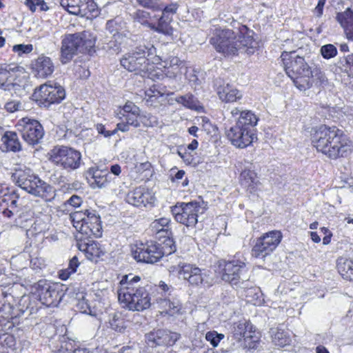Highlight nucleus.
Returning <instances> with one entry per match:
<instances>
[{"instance_id":"f257e3e1","label":"nucleus","mask_w":353,"mask_h":353,"mask_svg":"<svg viewBox=\"0 0 353 353\" xmlns=\"http://www.w3.org/2000/svg\"><path fill=\"white\" fill-rule=\"evenodd\" d=\"M312 143L318 151L332 159L347 157L352 151L350 140L336 126L321 125L312 134Z\"/></svg>"},{"instance_id":"f03ea898","label":"nucleus","mask_w":353,"mask_h":353,"mask_svg":"<svg viewBox=\"0 0 353 353\" xmlns=\"http://www.w3.org/2000/svg\"><path fill=\"white\" fill-rule=\"evenodd\" d=\"M281 59L286 74L300 90H306L312 86V78L316 77L321 83L325 79L319 68L312 70L305 58L295 52H283Z\"/></svg>"},{"instance_id":"7ed1b4c3","label":"nucleus","mask_w":353,"mask_h":353,"mask_svg":"<svg viewBox=\"0 0 353 353\" xmlns=\"http://www.w3.org/2000/svg\"><path fill=\"white\" fill-rule=\"evenodd\" d=\"M140 277L125 275L120 281L118 299L123 307L132 311H143L150 307L151 299L144 287L139 284Z\"/></svg>"},{"instance_id":"20e7f679","label":"nucleus","mask_w":353,"mask_h":353,"mask_svg":"<svg viewBox=\"0 0 353 353\" xmlns=\"http://www.w3.org/2000/svg\"><path fill=\"white\" fill-rule=\"evenodd\" d=\"M161 61L156 54V48L153 45H140L130 52L125 54L120 60L121 65L130 72L145 77L151 69L150 63L159 64Z\"/></svg>"},{"instance_id":"39448f33","label":"nucleus","mask_w":353,"mask_h":353,"mask_svg":"<svg viewBox=\"0 0 353 353\" xmlns=\"http://www.w3.org/2000/svg\"><path fill=\"white\" fill-rule=\"evenodd\" d=\"M14 177L19 187L35 196L50 200L55 196L54 188L35 175L30 168L17 170Z\"/></svg>"},{"instance_id":"423d86ee","label":"nucleus","mask_w":353,"mask_h":353,"mask_svg":"<svg viewBox=\"0 0 353 353\" xmlns=\"http://www.w3.org/2000/svg\"><path fill=\"white\" fill-rule=\"evenodd\" d=\"M93 46L94 42L87 39L85 32L66 34L61 41L60 61L68 63L78 52H89Z\"/></svg>"},{"instance_id":"0eeeda50","label":"nucleus","mask_w":353,"mask_h":353,"mask_svg":"<svg viewBox=\"0 0 353 353\" xmlns=\"http://www.w3.org/2000/svg\"><path fill=\"white\" fill-rule=\"evenodd\" d=\"M50 159L57 166L68 171H72L80 167L81 154L74 148L62 145L55 147L51 150Z\"/></svg>"},{"instance_id":"6e6552de","label":"nucleus","mask_w":353,"mask_h":353,"mask_svg":"<svg viewBox=\"0 0 353 353\" xmlns=\"http://www.w3.org/2000/svg\"><path fill=\"white\" fill-rule=\"evenodd\" d=\"M221 277V279L232 285H237L240 281H247L245 276L247 268L245 263L239 260L225 261L220 260L217 263L216 270Z\"/></svg>"},{"instance_id":"1a4fd4ad","label":"nucleus","mask_w":353,"mask_h":353,"mask_svg":"<svg viewBox=\"0 0 353 353\" xmlns=\"http://www.w3.org/2000/svg\"><path fill=\"white\" fill-rule=\"evenodd\" d=\"M135 250L132 251L134 259L138 262L154 263L157 262L165 254L169 255L175 252V244H165V248H161V244H139Z\"/></svg>"},{"instance_id":"9d476101","label":"nucleus","mask_w":353,"mask_h":353,"mask_svg":"<svg viewBox=\"0 0 353 353\" xmlns=\"http://www.w3.org/2000/svg\"><path fill=\"white\" fill-rule=\"evenodd\" d=\"M65 97V89L59 84L45 83L37 89L32 98L40 106L48 108L51 104L59 103Z\"/></svg>"},{"instance_id":"9b49d317","label":"nucleus","mask_w":353,"mask_h":353,"mask_svg":"<svg viewBox=\"0 0 353 353\" xmlns=\"http://www.w3.org/2000/svg\"><path fill=\"white\" fill-rule=\"evenodd\" d=\"M210 43L217 52L225 56L236 54V35L232 30L216 28L210 38Z\"/></svg>"},{"instance_id":"f8f14e48","label":"nucleus","mask_w":353,"mask_h":353,"mask_svg":"<svg viewBox=\"0 0 353 353\" xmlns=\"http://www.w3.org/2000/svg\"><path fill=\"white\" fill-rule=\"evenodd\" d=\"M17 130L21 132L23 140L29 145H36L39 143L44 135L41 124L35 119L24 117L17 124Z\"/></svg>"},{"instance_id":"ddd939ff","label":"nucleus","mask_w":353,"mask_h":353,"mask_svg":"<svg viewBox=\"0 0 353 353\" xmlns=\"http://www.w3.org/2000/svg\"><path fill=\"white\" fill-rule=\"evenodd\" d=\"M200 208V202L196 201L181 203L179 206H174L172 208V212L177 222L187 227H194L198 221L197 217Z\"/></svg>"},{"instance_id":"4468645a","label":"nucleus","mask_w":353,"mask_h":353,"mask_svg":"<svg viewBox=\"0 0 353 353\" xmlns=\"http://www.w3.org/2000/svg\"><path fill=\"white\" fill-rule=\"evenodd\" d=\"M225 135L231 143L239 148H245L257 140L256 133L235 124L225 130Z\"/></svg>"},{"instance_id":"2eb2a0df","label":"nucleus","mask_w":353,"mask_h":353,"mask_svg":"<svg viewBox=\"0 0 353 353\" xmlns=\"http://www.w3.org/2000/svg\"><path fill=\"white\" fill-rule=\"evenodd\" d=\"M181 334L168 330H154L145 334L147 343L153 347L157 345L172 346L180 339Z\"/></svg>"},{"instance_id":"dca6fc26","label":"nucleus","mask_w":353,"mask_h":353,"mask_svg":"<svg viewBox=\"0 0 353 353\" xmlns=\"http://www.w3.org/2000/svg\"><path fill=\"white\" fill-rule=\"evenodd\" d=\"M64 296L57 284L39 285L38 296L42 304L48 307H57Z\"/></svg>"},{"instance_id":"f3484780","label":"nucleus","mask_w":353,"mask_h":353,"mask_svg":"<svg viewBox=\"0 0 353 353\" xmlns=\"http://www.w3.org/2000/svg\"><path fill=\"white\" fill-rule=\"evenodd\" d=\"M19 67L15 65H0V88L5 91L18 94L22 90L21 85L12 81L14 79L13 73L19 71Z\"/></svg>"},{"instance_id":"a211bd4d","label":"nucleus","mask_w":353,"mask_h":353,"mask_svg":"<svg viewBox=\"0 0 353 353\" xmlns=\"http://www.w3.org/2000/svg\"><path fill=\"white\" fill-rule=\"evenodd\" d=\"M183 279L187 280L191 285L209 287L212 285V279L208 274L205 270H201L194 265L186 264L182 270Z\"/></svg>"},{"instance_id":"6ab92c4d","label":"nucleus","mask_w":353,"mask_h":353,"mask_svg":"<svg viewBox=\"0 0 353 353\" xmlns=\"http://www.w3.org/2000/svg\"><path fill=\"white\" fill-rule=\"evenodd\" d=\"M214 87L219 99L223 102L233 103L242 97L239 90L221 78L214 80Z\"/></svg>"},{"instance_id":"aec40b11","label":"nucleus","mask_w":353,"mask_h":353,"mask_svg":"<svg viewBox=\"0 0 353 353\" xmlns=\"http://www.w3.org/2000/svg\"><path fill=\"white\" fill-rule=\"evenodd\" d=\"M125 199L129 204L134 206L145 207L154 202V196L148 188L140 186L129 192Z\"/></svg>"},{"instance_id":"412c9836","label":"nucleus","mask_w":353,"mask_h":353,"mask_svg":"<svg viewBox=\"0 0 353 353\" xmlns=\"http://www.w3.org/2000/svg\"><path fill=\"white\" fill-rule=\"evenodd\" d=\"M240 34L238 39L236 38V54L240 52L252 54L256 48L257 43L253 39V32L245 26H242L239 29Z\"/></svg>"},{"instance_id":"4be33fe9","label":"nucleus","mask_w":353,"mask_h":353,"mask_svg":"<svg viewBox=\"0 0 353 353\" xmlns=\"http://www.w3.org/2000/svg\"><path fill=\"white\" fill-rule=\"evenodd\" d=\"M106 29L112 34L113 38L128 39L131 36L126 22L119 17L108 20L106 23Z\"/></svg>"},{"instance_id":"5701e85b","label":"nucleus","mask_w":353,"mask_h":353,"mask_svg":"<svg viewBox=\"0 0 353 353\" xmlns=\"http://www.w3.org/2000/svg\"><path fill=\"white\" fill-rule=\"evenodd\" d=\"M32 70L37 77L43 79L52 74L54 66L50 57L40 56L32 63Z\"/></svg>"},{"instance_id":"b1692460","label":"nucleus","mask_w":353,"mask_h":353,"mask_svg":"<svg viewBox=\"0 0 353 353\" xmlns=\"http://www.w3.org/2000/svg\"><path fill=\"white\" fill-rule=\"evenodd\" d=\"M336 19L343 28L347 39L353 41V10L348 8L343 12H338Z\"/></svg>"},{"instance_id":"393cba45","label":"nucleus","mask_w":353,"mask_h":353,"mask_svg":"<svg viewBox=\"0 0 353 353\" xmlns=\"http://www.w3.org/2000/svg\"><path fill=\"white\" fill-rule=\"evenodd\" d=\"M233 332L238 341H241L242 338L247 341L252 339L255 330H253V326L249 321L243 319L234 324Z\"/></svg>"},{"instance_id":"a878e982","label":"nucleus","mask_w":353,"mask_h":353,"mask_svg":"<svg viewBox=\"0 0 353 353\" xmlns=\"http://www.w3.org/2000/svg\"><path fill=\"white\" fill-rule=\"evenodd\" d=\"M259 121V117L251 110H245L241 113L237 118L236 124L248 130L256 132V125Z\"/></svg>"},{"instance_id":"bb28decb","label":"nucleus","mask_w":353,"mask_h":353,"mask_svg":"<svg viewBox=\"0 0 353 353\" xmlns=\"http://www.w3.org/2000/svg\"><path fill=\"white\" fill-rule=\"evenodd\" d=\"M79 250L83 252L87 259L97 262L98 259L104 254L103 249L100 244H77Z\"/></svg>"},{"instance_id":"cd10ccee","label":"nucleus","mask_w":353,"mask_h":353,"mask_svg":"<svg viewBox=\"0 0 353 353\" xmlns=\"http://www.w3.org/2000/svg\"><path fill=\"white\" fill-rule=\"evenodd\" d=\"M337 269L343 279L353 281V260L339 258L337 260Z\"/></svg>"},{"instance_id":"c85d7f7f","label":"nucleus","mask_w":353,"mask_h":353,"mask_svg":"<svg viewBox=\"0 0 353 353\" xmlns=\"http://www.w3.org/2000/svg\"><path fill=\"white\" fill-rule=\"evenodd\" d=\"M6 151L19 152L21 150V145L16 132H6L2 137Z\"/></svg>"},{"instance_id":"c756f323","label":"nucleus","mask_w":353,"mask_h":353,"mask_svg":"<svg viewBox=\"0 0 353 353\" xmlns=\"http://www.w3.org/2000/svg\"><path fill=\"white\" fill-rule=\"evenodd\" d=\"M240 180L241 184L245 187L254 188L255 185H257L259 181L256 180V174L252 169V164H249L248 166L245 167L240 174Z\"/></svg>"},{"instance_id":"7c9ffc66","label":"nucleus","mask_w":353,"mask_h":353,"mask_svg":"<svg viewBox=\"0 0 353 353\" xmlns=\"http://www.w3.org/2000/svg\"><path fill=\"white\" fill-rule=\"evenodd\" d=\"M271 335L272 342L275 345L285 347L291 342V339L288 334L282 330L278 328L271 329Z\"/></svg>"},{"instance_id":"2f4dec72","label":"nucleus","mask_w":353,"mask_h":353,"mask_svg":"<svg viewBox=\"0 0 353 353\" xmlns=\"http://www.w3.org/2000/svg\"><path fill=\"white\" fill-rule=\"evenodd\" d=\"M172 20V18H165L161 15L158 20L157 25L153 24L150 28L165 35L171 36L173 34V28L170 26Z\"/></svg>"},{"instance_id":"473e14b6","label":"nucleus","mask_w":353,"mask_h":353,"mask_svg":"<svg viewBox=\"0 0 353 353\" xmlns=\"http://www.w3.org/2000/svg\"><path fill=\"white\" fill-rule=\"evenodd\" d=\"M161 313H165L172 316L180 310V305L177 301H171L168 299H161L159 302Z\"/></svg>"},{"instance_id":"72a5a7b5","label":"nucleus","mask_w":353,"mask_h":353,"mask_svg":"<svg viewBox=\"0 0 353 353\" xmlns=\"http://www.w3.org/2000/svg\"><path fill=\"white\" fill-rule=\"evenodd\" d=\"M83 0H60V5L70 14L81 15Z\"/></svg>"},{"instance_id":"f704fd0d","label":"nucleus","mask_w":353,"mask_h":353,"mask_svg":"<svg viewBox=\"0 0 353 353\" xmlns=\"http://www.w3.org/2000/svg\"><path fill=\"white\" fill-rule=\"evenodd\" d=\"M88 174L91 176L93 179L92 184H96L99 188L104 187L107 183L106 174H103L102 170L98 168H91L88 170Z\"/></svg>"},{"instance_id":"c9c22d12","label":"nucleus","mask_w":353,"mask_h":353,"mask_svg":"<svg viewBox=\"0 0 353 353\" xmlns=\"http://www.w3.org/2000/svg\"><path fill=\"white\" fill-rule=\"evenodd\" d=\"M88 210H85L84 211H75L70 214V221L72 223L73 226L79 232H81L84 226Z\"/></svg>"},{"instance_id":"e433bc0d","label":"nucleus","mask_w":353,"mask_h":353,"mask_svg":"<svg viewBox=\"0 0 353 353\" xmlns=\"http://www.w3.org/2000/svg\"><path fill=\"white\" fill-rule=\"evenodd\" d=\"M175 101L176 103L182 104L183 106L189 109L197 110L199 107V101L190 93L177 97L175 99Z\"/></svg>"},{"instance_id":"4c0bfd02","label":"nucleus","mask_w":353,"mask_h":353,"mask_svg":"<svg viewBox=\"0 0 353 353\" xmlns=\"http://www.w3.org/2000/svg\"><path fill=\"white\" fill-rule=\"evenodd\" d=\"M163 96V93L158 90L156 88V85H153L145 92L144 100L147 105H155V103L158 102L159 98Z\"/></svg>"},{"instance_id":"58836bf2","label":"nucleus","mask_w":353,"mask_h":353,"mask_svg":"<svg viewBox=\"0 0 353 353\" xmlns=\"http://www.w3.org/2000/svg\"><path fill=\"white\" fill-rule=\"evenodd\" d=\"M268 245H273V248H271L270 246H265V244H255L252 250V256L263 259L276 248V244Z\"/></svg>"},{"instance_id":"ea45409f","label":"nucleus","mask_w":353,"mask_h":353,"mask_svg":"<svg viewBox=\"0 0 353 353\" xmlns=\"http://www.w3.org/2000/svg\"><path fill=\"white\" fill-rule=\"evenodd\" d=\"M283 238L280 230H272L261 235L258 243H281Z\"/></svg>"},{"instance_id":"a19ab883","label":"nucleus","mask_w":353,"mask_h":353,"mask_svg":"<svg viewBox=\"0 0 353 353\" xmlns=\"http://www.w3.org/2000/svg\"><path fill=\"white\" fill-rule=\"evenodd\" d=\"M80 232L85 234L88 236H93L96 238L101 237L102 235L101 221L91 223L88 225H84Z\"/></svg>"},{"instance_id":"79ce46f5","label":"nucleus","mask_w":353,"mask_h":353,"mask_svg":"<svg viewBox=\"0 0 353 353\" xmlns=\"http://www.w3.org/2000/svg\"><path fill=\"white\" fill-rule=\"evenodd\" d=\"M150 14L148 12L141 10H137L132 14V19L134 22L147 26L150 28L153 26V24L150 22Z\"/></svg>"},{"instance_id":"37998d69","label":"nucleus","mask_w":353,"mask_h":353,"mask_svg":"<svg viewBox=\"0 0 353 353\" xmlns=\"http://www.w3.org/2000/svg\"><path fill=\"white\" fill-rule=\"evenodd\" d=\"M109 323L110 327L117 332L123 333L126 328L123 319L121 318L116 314H114L112 318L110 319Z\"/></svg>"},{"instance_id":"c03bdc74","label":"nucleus","mask_w":353,"mask_h":353,"mask_svg":"<svg viewBox=\"0 0 353 353\" xmlns=\"http://www.w3.org/2000/svg\"><path fill=\"white\" fill-rule=\"evenodd\" d=\"M9 201L10 202L9 208L14 210H19L23 206L22 199L18 190H14L9 195Z\"/></svg>"},{"instance_id":"a18cd8bd","label":"nucleus","mask_w":353,"mask_h":353,"mask_svg":"<svg viewBox=\"0 0 353 353\" xmlns=\"http://www.w3.org/2000/svg\"><path fill=\"white\" fill-rule=\"evenodd\" d=\"M153 233L155 239L161 243H166L168 241H172V243H174L173 239H172V232L169 228H162L160 230L153 232Z\"/></svg>"},{"instance_id":"49530a36","label":"nucleus","mask_w":353,"mask_h":353,"mask_svg":"<svg viewBox=\"0 0 353 353\" xmlns=\"http://www.w3.org/2000/svg\"><path fill=\"white\" fill-rule=\"evenodd\" d=\"M320 52L325 59H330L336 56L337 48L333 44H325L321 46Z\"/></svg>"},{"instance_id":"de8ad7c7","label":"nucleus","mask_w":353,"mask_h":353,"mask_svg":"<svg viewBox=\"0 0 353 353\" xmlns=\"http://www.w3.org/2000/svg\"><path fill=\"white\" fill-rule=\"evenodd\" d=\"M114 40H110L107 43V50L110 51V53L118 54L122 50V43L126 39H121L117 37L113 38Z\"/></svg>"},{"instance_id":"09e8293b","label":"nucleus","mask_w":353,"mask_h":353,"mask_svg":"<svg viewBox=\"0 0 353 353\" xmlns=\"http://www.w3.org/2000/svg\"><path fill=\"white\" fill-rule=\"evenodd\" d=\"M224 338L223 334H219L216 331H210L206 333L205 339L209 341L213 347L218 346L221 340Z\"/></svg>"},{"instance_id":"8fccbe9b","label":"nucleus","mask_w":353,"mask_h":353,"mask_svg":"<svg viewBox=\"0 0 353 353\" xmlns=\"http://www.w3.org/2000/svg\"><path fill=\"white\" fill-rule=\"evenodd\" d=\"M170 219L166 217L160 218L152 222L150 227L152 232L160 230L161 228H169Z\"/></svg>"},{"instance_id":"3c124183","label":"nucleus","mask_w":353,"mask_h":353,"mask_svg":"<svg viewBox=\"0 0 353 353\" xmlns=\"http://www.w3.org/2000/svg\"><path fill=\"white\" fill-rule=\"evenodd\" d=\"M139 113L134 112L130 114H123V117H120V119H123L130 125L134 128H139L140 127Z\"/></svg>"},{"instance_id":"603ef678","label":"nucleus","mask_w":353,"mask_h":353,"mask_svg":"<svg viewBox=\"0 0 353 353\" xmlns=\"http://www.w3.org/2000/svg\"><path fill=\"white\" fill-rule=\"evenodd\" d=\"M81 5V16H85L88 13L93 12L97 9V4L93 0H83Z\"/></svg>"},{"instance_id":"864d4df0","label":"nucleus","mask_w":353,"mask_h":353,"mask_svg":"<svg viewBox=\"0 0 353 353\" xmlns=\"http://www.w3.org/2000/svg\"><path fill=\"white\" fill-rule=\"evenodd\" d=\"M154 64L150 63L151 69L148 70V72L145 74L144 77H147L153 81L163 79L165 77V74L160 69L154 70Z\"/></svg>"},{"instance_id":"5fc2aeb1","label":"nucleus","mask_w":353,"mask_h":353,"mask_svg":"<svg viewBox=\"0 0 353 353\" xmlns=\"http://www.w3.org/2000/svg\"><path fill=\"white\" fill-rule=\"evenodd\" d=\"M134 112H141L140 109L138 106H137L134 103L131 101H128L124 106L123 107L122 111H120L119 114H130Z\"/></svg>"},{"instance_id":"6e6d98bb","label":"nucleus","mask_w":353,"mask_h":353,"mask_svg":"<svg viewBox=\"0 0 353 353\" xmlns=\"http://www.w3.org/2000/svg\"><path fill=\"white\" fill-rule=\"evenodd\" d=\"M340 67L345 71L353 70V54H349L341 59L339 61Z\"/></svg>"},{"instance_id":"4d7b16f0","label":"nucleus","mask_w":353,"mask_h":353,"mask_svg":"<svg viewBox=\"0 0 353 353\" xmlns=\"http://www.w3.org/2000/svg\"><path fill=\"white\" fill-rule=\"evenodd\" d=\"M139 120L140 121V124L142 123L145 127L153 126L154 123H156L155 118L150 114L139 113Z\"/></svg>"},{"instance_id":"13d9d810","label":"nucleus","mask_w":353,"mask_h":353,"mask_svg":"<svg viewBox=\"0 0 353 353\" xmlns=\"http://www.w3.org/2000/svg\"><path fill=\"white\" fill-rule=\"evenodd\" d=\"M33 50L32 44H17L13 46L12 50L17 52L19 55L22 54H28Z\"/></svg>"},{"instance_id":"bf43d9fd","label":"nucleus","mask_w":353,"mask_h":353,"mask_svg":"<svg viewBox=\"0 0 353 353\" xmlns=\"http://www.w3.org/2000/svg\"><path fill=\"white\" fill-rule=\"evenodd\" d=\"M97 222H101V218L99 215L96 214L95 210H88L85 217V221L84 225H88L91 223H96Z\"/></svg>"},{"instance_id":"052dcab7","label":"nucleus","mask_w":353,"mask_h":353,"mask_svg":"<svg viewBox=\"0 0 353 353\" xmlns=\"http://www.w3.org/2000/svg\"><path fill=\"white\" fill-rule=\"evenodd\" d=\"M76 306L80 312L91 314V309L88 303V301L84 299V297L78 300Z\"/></svg>"},{"instance_id":"680f3d73","label":"nucleus","mask_w":353,"mask_h":353,"mask_svg":"<svg viewBox=\"0 0 353 353\" xmlns=\"http://www.w3.org/2000/svg\"><path fill=\"white\" fill-rule=\"evenodd\" d=\"M139 5L142 7L152 9V10H161L159 6L157 0H137Z\"/></svg>"},{"instance_id":"e2e57ef3","label":"nucleus","mask_w":353,"mask_h":353,"mask_svg":"<svg viewBox=\"0 0 353 353\" xmlns=\"http://www.w3.org/2000/svg\"><path fill=\"white\" fill-rule=\"evenodd\" d=\"M258 341L259 337L256 336L254 333L251 339L246 341V339H243V347L249 350L256 349L257 347Z\"/></svg>"},{"instance_id":"0e129e2a","label":"nucleus","mask_w":353,"mask_h":353,"mask_svg":"<svg viewBox=\"0 0 353 353\" xmlns=\"http://www.w3.org/2000/svg\"><path fill=\"white\" fill-rule=\"evenodd\" d=\"M186 264L187 263H181L179 262L176 265H169L167 268L170 273H177L183 278V271L182 270L185 268Z\"/></svg>"},{"instance_id":"69168bd1","label":"nucleus","mask_w":353,"mask_h":353,"mask_svg":"<svg viewBox=\"0 0 353 353\" xmlns=\"http://www.w3.org/2000/svg\"><path fill=\"white\" fill-rule=\"evenodd\" d=\"M21 103H20V101L13 100V101H8L5 104L4 107H5V109L8 112L12 113V112H14L15 111L19 110V108H21Z\"/></svg>"},{"instance_id":"338daca9","label":"nucleus","mask_w":353,"mask_h":353,"mask_svg":"<svg viewBox=\"0 0 353 353\" xmlns=\"http://www.w3.org/2000/svg\"><path fill=\"white\" fill-rule=\"evenodd\" d=\"M177 10L176 4H170L165 7L162 11V15L165 18H172V15L176 13Z\"/></svg>"},{"instance_id":"774afa93","label":"nucleus","mask_w":353,"mask_h":353,"mask_svg":"<svg viewBox=\"0 0 353 353\" xmlns=\"http://www.w3.org/2000/svg\"><path fill=\"white\" fill-rule=\"evenodd\" d=\"M82 199L77 195H72L67 201L63 203V205L67 207L68 205L74 208L79 207L82 203Z\"/></svg>"}]
</instances>
